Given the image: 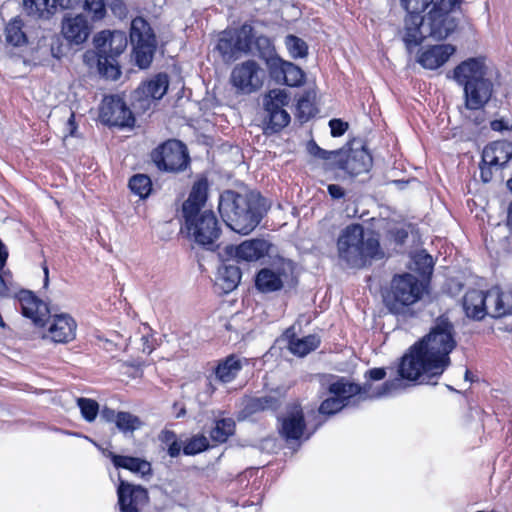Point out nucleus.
Returning a JSON list of instances; mask_svg holds the SVG:
<instances>
[{"label":"nucleus","mask_w":512,"mask_h":512,"mask_svg":"<svg viewBox=\"0 0 512 512\" xmlns=\"http://www.w3.org/2000/svg\"><path fill=\"white\" fill-rule=\"evenodd\" d=\"M455 331L445 317L436 320L429 332L410 347L402 357L398 373L403 380L436 384L449 367L450 353L456 348Z\"/></svg>","instance_id":"nucleus-1"},{"label":"nucleus","mask_w":512,"mask_h":512,"mask_svg":"<svg viewBox=\"0 0 512 512\" xmlns=\"http://www.w3.org/2000/svg\"><path fill=\"white\" fill-rule=\"evenodd\" d=\"M451 78L463 88L461 116L474 124L484 121V107L493 95V83L488 78L489 66L484 57H472L452 70Z\"/></svg>","instance_id":"nucleus-2"},{"label":"nucleus","mask_w":512,"mask_h":512,"mask_svg":"<svg viewBox=\"0 0 512 512\" xmlns=\"http://www.w3.org/2000/svg\"><path fill=\"white\" fill-rule=\"evenodd\" d=\"M207 198V183L196 182L183 203L184 229L187 236L202 246H210L219 237L218 221L211 210H203Z\"/></svg>","instance_id":"nucleus-3"},{"label":"nucleus","mask_w":512,"mask_h":512,"mask_svg":"<svg viewBox=\"0 0 512 512\" xmlns=\"http://www.w3.org/2000/svg\"><path fill=\"white\" fill-rule=\"evenodd\" d=\"M219 212L226 225L242 235L251 233L262 218L259 199L234 191H225L221 195Z\"/></svg>","instance_id":"nucleus-4"},{"label":"nucleus","mask_w":512,"mask_h":512,"mask_svg":"<svg viewBox=\"0 0 512 512\" xmlns=\"http://www.w3.org/2000/svg\"><path fill=\"white\" fill-rule=\"evenodd\" d=\"M77 322L66 312H52L50 303L34 296V335L54 344H68L76 339Z\"/></svg>","instance_id":"nucleus-5"},{"label":"nucleus","mask_w":512,"mask_h":512,"mask_svg":"<svg viewBox=\"0 0 512 512\" xmlns=\"http://www.w3.org/2000/svg\"><path fill=\"white\" fill-rule=\"evenodd\" d=\"M338 257L351 267H361L367 260L381 256L379 240L363 227L352 224L343 229L337 240Z\"/></svg>","instance_id":"nucleus-6"},{"label":"nucleus","mask_w":512,"mask_h":512,"mask_svg":"<svg viewBox=\"0 0 512 512\" xmlns=\"http://www.w3.org/2000/svg\"><path fill=\"white\" fill-rule=\"evenodd\" d=\"M462 3L463 0L437 1L423 16V25L428 36L435 40H445L455 33L460 20L453 12L460 10Z\"/></svg>","instance_id":"nucleus-7"},{"label":"nucleus","mask_w":512,"mask_h":512,"mask_svg":"<svg viewBox=\"0 0 512 512\" xmlns=\"http://www.w3.org/2000/svg\"><path fill=\"white\" fill-rule=\"evenodd\" d=\"M425 285L411 274L393 278L391 289L384 298L386 307L394 314H404L408 307L419 301Z\"/></svg>","instance_id":"nucleus-8"},{"label":"nucleus","mask_w":512,"mask_h":512,"mask_svg":"<svg viewBox=\"0 0 512 512\" xmlns=\"http://www.w3.org/2000/svg\"><path fill=\"white\" fill-rule=\"evenodd\" d=\"M252 39V26L244 24L239 29L222 31L218 36L215 50L224 62H232L253 51Z\"/></svg>","instance_id":"nucleus-9"},{"label":"nucleus","mask_w":512,"mask_h":512,"mask_svg":"<svg viewBox=\"0 0 512 512\" xmlns=\"http://www.w3.org/2000/svg\"><path fill=\"white\" fill-rule=\"evenodd\" d=\"M265 80V69L253 59L236 64L230 74V84L237 95H250L259 91Z\"/></svg>","instance_id":"nucleus-10"},{"label":"nucleus","mask_w":512,"mask_h":512,"mask_svg":"<svg viewBox=\"0 0 512 512\" xmlns=\"http://www.w3.org/2000/svg\"><path fill=\"white\" fill-rule=\"evenodd\" d=\"M131 42L134 55L140 68H147L152 62L156 49V39L149 24L143 18H135L131 23Z\"/></svg>","instance_id":"nucleus-11"},{"label":"nucleus","mask_w":512,"mask_h":512,"mask_svg":"<svg viewBox=\"0 0 512 512\" xmlns=\"http://www.w3.org/2000/svg\"><path fill=\"white\" fill-rule=\"evenodd\" d=\"M402 388H404V385L401 379L388 381L373 392H370V387L367 385L363 388H360L358 385L348 383L341 379L332 383L329 387V391L331 394L340 398L343 402L350 403V399L354 397H357L359 400L365 398H378L387 396L392 392Z\"/></svg>","instance_id":"nucleus-12"},{"label":"nucleus","mask_w":512,"mask_h":512,"mask_svg":"<svg viewBox=\"0 0 512 512\" xmlns=\"http://www.w3.org/2000/svg\"><path fill=\"white\" fill-rule=\"evenodd\" d=\"M153 163L159 170L179 171L188 164V154L185 146L177 140H169L151 153Z\"/></svg>","instance_id":"nucleus-13"},{"label":"nucleus","mask_w":512,"mask_h":512,"mask_svg":"<svg viewBox=\"0 0 512 512\" xmlns=\"http://www.w3.org/2000/svg\"><path fill=\"white\" fill-rule=\"evenodd\" d=\"M292 263L283 258L274 261L270 266L261 269L255 278L256 288L263 293L280 290L292 273Z\"/></svg>","instance_id":"nucleus-14"},{"label":"nucleus","mask_w":512,"mask_h":512,"mask_svg":"<svg viewBox=\"0 0 512 512\" xmlns=\"http://www.w3.org/2000/svg\"><path fill=\"white\" fill-rule=\"evenodd\" d=\"M168 89V78L159 74L155 78L144 82L133 93V106L137 111L145 112L151 108L156 100L161 99Z\"/></svg>","instance_id":"nucleus-15"},{"label":"nucleus","mask_w":512,"mask_h":512,"mask_svg":"<svg viewBox=\"0 0 512 512\" xmlns=\"http://www.w3.org/2000/svg\"><path fill=\"white\" fill-rule=\"evenodd\" d=\"M338 167L351 175L368 172L372 166V156L361 141H354L348 151H339Z\"/></svg>","instance_id":"nucleus-16"},{"label":"nucleus","mask_w":512,"mask_h":512,"mask_svg":"<svg viewBox=\"0 0 512 512\" xmlns=\"http://www.w3.org/2000/svg\"><path fill=\"white\" fill-rule=\"evenodd\" d=\"M93 26L82 13H66L61 21V34L70 45H81L86 42Z\"/></svg>","instance_id":"nucleus-17"},{"label":"nucleus","mask_w":512,"mask_h":512,"mask_svg":"<svg viewBox=\"0 0 512 512\" xmlns=\"http://www.w3.org/2000/svg\"><path fill=\"white\" fill-rule=\"evenodd\" d=\"M100 118L103 123L111 126H131L134 117L125 102L117 96H107L100 107Z\"/></svg>","instance_id":"nucleus-18"},{"label":"nucleus","mask_w":512,"mask_h":512,"mask_svg":"<svg viewBox=\"0 0 512 512\" xmlns=\"http://www.w3.org/2000/svg\"><path fill=\"white\" fill-rule=\"evenodd\" d=\"M456 50V46L450 43L427 45L418 49L415 60L426 70H437L450 60Z\"/></svg>","instance_id":"nucleus-19"},{"label":"nucleus","mask_w":512,"mask_h":512,"mask_svg":"<svg viewBox=\"0 0 512 512\" xmlns=\"http://www.w3.org/2000/svg\"><path fill=\"white\" fill-rule=\"evenodd\" d=\"M98 57L114 59L122 54L128 44L127 36L122 31L104 30L97 33L93 39Z\"/></svg>","instance_id":"nucleus-20"},{"label":"nucleus","mask_w":512,"mask_h":512,"mask_svg":"<svg viewBox=\"0 0 512 512\" xmlns=\"http://www.w3.org/2000/svg\"><path fill=\"white\" fill-rule=\"evenodd\" d=\"M272 245L264 239L245 240L237 246L229 245L225 254L238 261L254 262L269 254Z\"/></svg>","instance_id":"nucleus-21"},{"label":"nucleus","mask_w":512,"mask_h":512,"mask_svg":"<svg viewBox=\"0 0 512 512\" xmlns=\"http://www.w3.org/2000/svg\"><path fill=\"white\" fill-rule=\"evenodd\" d=\"M117 494L122 512H139L140 507L148 501L146 489L123 480L120 481Z\"/></svg>","instance_id":"nucleus-22"},{"label":"nucleus","mask_w":512,"mask_h":512,"mask_svg":"<svg viewBox=\"0 0 512 512\" xmlns=\"http://www.w3.org/2000/svg\"><path fill=\"white\" fill-rule=\"evenodd\" d=\"M488 316L502 318L512 315V288L498 286L487 291Z\"/></svg>","instance_id":"nucleus-23"},{"label":"nucleus","mask_w":512,"mask_h":512,"mask_svg":"<svg viewBox=\"0 0 512 512\" xmlns=\"http://www.w3.org/2000/svg\"><path fill=\"white\" fill-rule=\"evenodd\" d=\"M487 292L481 290H469L462 300L465 315L473 320H482L488 316Z\"/></svg>","instance_id":"nucleus-24"},{"label":"nucleus","mask_w":512,"mask_h":512,"mask_svg":"<svg viewBox=\"0 0 512 512\" xmlns=\"http://www.w3.org/2000/svg\"><path fill=\"white\" fill-rule=\"evenodd\" d=\"M305 422L302 409L295 405L291 407L281 421L280 433L287 440H298L302 437Z\"/></svg>","instance_id":"nucleus-25"},{"label":"nucleus","mask_w":512,"mask_h":512,"mask_svg":"<svg viewBox=\"0 0 512 512\" xmlns=\"http://www.w3.org/2000/svg\"><path fill=\"white\" fill-rule=\"evenodd\" d=\"M512 158V144L496 141L486 146L482 153V163L489 167L500 168Z\"/></svg>","instance_id":"nucleus-26"},{"label":"nucleus","mask_w":512,"mask_h":512,"mask_svg":"<svg viewBox=\"0 0 512 512\" xmlns=\"http://www.w3.org/2000/svg\"><path fill=\"white\" fill-rule=\"evenodd\" d=\"M426 37H429L424 29L422 17H406L402 32V40L406 50L412 53L413 49L418 47Z\"/></svg>","instance_id":"nucleus-27"},{"label":"nucleus","mask_w":512,"mask_h":512,"mask_svg":"<svg viewBox=\"0 0 512 512\" xmlns=\"http://www.w3.org/2000/svg\"><path fill=\"white\" fill-rule=\"evenodd\" d=\"M103 454L111 459L116 468H123L140 476L150 475L152 472L151 464L145 459L139 457L117 455L107 450H104Z\"/></svg>","instance_id":"nucleus-28"},{"label":"nucleus","mask_w":512,"mask_h":512,"mask_svg":"<svg viewBox=\"0 0 512 512\" xmlns=\"http://www.w3.org/2000/svg\"><path fill=\"white\" fill-rule=\"evenodd\" d=\"M106 6H109L117 17L126 14V8L121 0H85L84 9L91 14L93 21L102 20L106 16Z\"/></svg>","instance_id":"nucleus-29"},{"label":"nucleus","mask_w":512,"mask_h":512,"mask_svg":"<svg viewBox=\"0 0 512 512\" xmlns=\"http://www.w3.org/2000/svg\"><path fill=\"white\" fill-rule=\"evenodd\" d=\"M241 280L240 268L234 263H223L216 276V285L223 293L233 291Z\"/></svg>","instance_id":"nucleus-30"},{"label":"nucleus","mask_w":512,"mask_h":512,"mask_svg":"<svg viewBox=\"0 0 512 512\" xmlns=\"http://www.w3.org/2000/svg\"><path fill=\"white\" fill-rule=\"evenodd\" d=\"M289 333L290 330H287L285 334L288 338V349L296 356L304 357L315 350L320 344V339L316 335H308L299 338L294 335L289 336Z\"/></svg>","instance_id":"nucleus-31"},{"label":"nucleus","mask_w":512,"mask_h":512,"mask_svg":"<svg viewBox=\"0 0 512 512\" xmlns=\"http://www.w3.org/2000/svg\"><path fill=\"white\" fill-rule=\"evenodd\" d=\"M241 369V361L235 356H228L217 364L214 373L218 381L229 383L237 377Z\"/></svg>","instance_id":"nucleus-32"},{"label":"nucleus","mask_w":512,"mask_h":512,"mask_svg":"<svg viewBox=\"0 0 512 512\" xmlns=\"http://www.w3.org/2000/svg\"><path fill=\"white\" fill-rule=\"evenodd\" d=\"M23 27L24 23L19 17L13 18L5 28L6 42L14 47H21L27 44L28 38Z\"/></svg>","instance_id":"nucleus-33"},{"label":"nucleus","mask_w":512,"mask_h":512,"mask_svg":"<svg viewBox=\"0 0 512 512\" xmlns=\"http://www.w3.org/2000/svg\"><path fill=\"white\" fill-rule=\"evenodd\" d=\"M288 103L289 96L284 89H272L263 98L265 111L282 110Z\"/></svg>","instance_id":"nucleus-34"},{"label":"nucleus","mask_w":512,"mask_h":512,"mask_svg":"<svg viewBox=\"0 0 512 512\" xmlns=\"http://www.w3.org/2000/svg\"><path fill=\"white\" fill-rule=\"evenodd\" d=\"M8 257L5 246L0 241V295L6 296L14 292V287L9 272L4 270Z\"/></svg>","instance_id":"nucleus-35"},{"label":"nucleus","mask_w":512,"mask_h":512,"mask_svg":"<svg viewBox=\"0 0 512 512\" xmlns=\"http://www.w3.org/2000/svg\"><path fill=\"white\" fill-rule=\"evenodd\" d=\"M235 431V422L230 419H221L216 421L215 427L210 432V437L218 443L225 442Z\"/></svg>","instance_id":"nucleus-36"},{"label":"nucleus","mask_w":512,"mask_h":512,"mask_svg":"<svg viewBox=\"0 0 512 512\" xmlns=\"http://www.w3.org/2000/svg\"><path fill=\"white\" fill-rule=\"evenodd\" d=\"M114 422L116 427L124 432H134L142 427L143 423L139 417L129 412H118L114 416Z\"/></svg>","instance_id":"nucleus-37"},{"label":"nucleus","mask_w":512,"mask_h":512,"mask_svg":"<svg viewBox=\"0 0 512 512\" xmlns=\"http://www.w3.org/2000/svg\"><path fill=\"white\" fill-rule=\"evenodd\" d=\"M265 61L269 76L276 82L281 84L286 70L288 61L283 60L278 55L268 57Z\"/></svg>","instance_id":"nucleus-38"},{"label":"nucleus","mask_w":512,"mask_h":512,"mask_svg":"<svg viewBox=\"0 0 512 512\" xmlns=\"http://www.w3.org/2000/svg\"><path fill=\"white\" fill-rule=\"evenodd\" d=\"M129 187L140 198H146L151 192L152 183L147 175L137 174L130 179Z\"/></svg>","instance_id":"nucleus-39"},{"label":"nucleus","mask_w":512,"mask_h":512,"mask_svg":"<svg viewBox=\"0 0 512 512\" xmlns=\"http://www.w3.org/2000/svg\"><path fill=\"white\" fill-rule=\"evenodd\" d=\"M98 71L107 79L116 80L120 76V69L116 58L98 57Z\"/></svg>","instance_id":"nucleus-40"},{"label":"nucleus","mask_w":512,"mask_h":512,"mask_svg":"<svg viewBox=\"0 0 512 512\" xmlns=\"http://www.w3.org/2000/svg\"><path fill=\"white\" fill-rule=\"evenodd\" d=\"M284 76L281 84H286L291 87H297L304 83L305 74L295 64L288 62L286 65V70L284 71Z\"/></svg>","instance_id":"nucleus-41"},{"label":"nucleus","mask_w":512,"mask_h":512,"mask_svg":"<svg viewBox=\"0 0 512 512\" xmlns=\"http://www.w3.org/2000/svg\"><path fill=\"white\" fill-rule=\"evenodd\" d=\"M77 406L86 421L93 422L96 419L99 412V404L97 401L81 397L77 399Z\"/></svg>","instance_id":"nucleus-42"},{"label":"nucleus","mask_w":512,"mask_h":512,"mask_svg":"<svg viewBox=\"0 0 512 512\" xmlns=\"http://www.w3.org/2000/svg\"><path fill=\"white\" fill-rule=\"evenodd\" d=\"M287 50L292 58H303L307 55L306 43L294 35H288L285 40Z\"/></svg>","instance_id":"nucleus-43"},{"label":"nucleus","mask_w":512,"mask_h":512,"mask_svg":"<svg viewBox=\"0 0 512 512\" xmlns=\"http://www.w3.org/2000/svg\"><path fill=\"white\" fill-rule=\"evenodd\" d=\"M57 0H34V17L48 19L57 10Z\"/></svg>","instance_id":"nucleus-44"},{"label":"nucleus","mask_w":512,"mask_h":512,"mask_svg":"<svg viewBox=\"0 0 512 512\" xmlns=\"http://www.w3.org/2000/svg\"><path fill=\"white\" fill-rule=\"evenodd\" d=\"M316 99L315 89H310L298 101V109L302 117L308 119L314 113V101Z\"/></svg>","instance_id":"nucleus-45"},{"label":"nucleus","mask_w":512,"mask_h":512,"mask_svg":"<svg viewBox=\"0 0 512 512\" xmlns=\"http://www.w3.org/2000/svg\"><path fill=\"white\" fill-rule=\"evenodd\" d=\"M254 44L258 56L266 60L268 57L275 55L274 46L271 40L266 36H257L252 39V45Z\"/></svg>","instance_id":"nucleus-46"},{"label":"nucleus","mask_w":512,"mask_h":512,"mask_svg":"<svg viewBox=\"0 0 512 512\" xmlns=\"http://www.w3.org/2000/svg\"><path fill=\"white\" fill-rule=\"evenodd\" d=\"M208 446L209 443L205 436L196 435L187 441L183 448V451L187 455H195L206 450Z\"/></svg>","instance_id":"nucleus-47"},{"label":"nucleus","mask_w":512,"mask_h":512,"mask_svg":"<svg viewBox=\"0 0 512 512\" xmlns=\"http://www.w3.org/2000/svg\"><path fill=\"white\" fill-rule=\"evenodd\" d=\"M413 264L416 271H418L422 275L430 274L433 267V259L432 257L425 253L419 252L413 257Z\"/></svg>","instance_id":"nucleus-48"},{"label":"nucleus","mask_w":512,"mask_h":512,"mask_svg":"<svg viewBox=\"0 0 512 512\" xmlns=\"http://www.w3.org/2000/svg\"><path fill=\"white\" fill-rule=\"evenodd\" d=\"M269 117V123L275 130L287 126L290 122V116L286 110H271L266 111Z\"/></svg>","instance_id":"nucleus-49"},{"label":"nucleus","mask_w":512,"mask_h":512,"mask_svg":"<svg viewBox=\"0 0 512 512\" xmlns=\"http://www.w3.org/2000/svg\"><path fill=\"white\" fill-rule=\"evenodd\" d=\"M349 405V402H343L340 398L333 395V397L324 400L320 407L321 414L332 415L340 411L344 406Z\"/></svg>","instance_id":"nucleus-50"},{"label":"nucleus","mask_w":512,"mask_h":512,"mask_svg":"<svg viewBox=\"0 0 512 512\" xmlns=\"http://www.w3.org/2000/svg\"><path fill=\"white\" fill-rule=\"evenodd\" d=\"M17 301L21 307L23 316L32 318V293L29 290H21L16 295Z\"/></svg>","instance_id":"nucleus-51"},{"label":"nucleus","mask_w":512,"mask_h":512,"mask_svg":"<svg viewBox=\"0 0 512 512\" xmlns=\"http://www.w3.org/2000/svg\"><path fill=\"white\" fill-rule=\"evenodd\" d=\"M308 149L311 155L325 160H333L336 163L338 157L341 156L339 151H326L317 146L315 143H310Z\"/></svg>","instance_id":"nucleus-52"},{"label":"nucleus","mask_w":512,"mask_h":512,"mask_svg":"<svg viewBox=\"0 0 512 512\" xmlns=\"http://www.w3.org/2000/svg\"><path fill=\"white\" fill-rule=\"evenodd\" d=\"M251 409L253 411L273 409L276 406V400L272 397H260L251 401Z\"/></svg>","instance_id":"nucleus-53"},{"label":"nucleus","mask_w":512,"mask_h":512,"mask_svg":"<svg viewBox=\"0 0 512 512\" xmlns=\"http://www.w3.org/2000/svg\"><path fill=\"white\" fill-rule=\"evenodd\" d=\"M329 126L331 129V135L333 137L342 136L348 129L349 125L347 122L342 121L341 119H332L329 121Z\"/></svg>","instance_id":"nucleus-54"},{"label":"nucleus","mask_w":512,"mask_h":512,"mask_svg":"<svg viewBox=\"0 0 512 512\" xmlns=\"http://www.w3.org/2000/svg\"><path fill=\"white\" fill-rule=\"evenodd\" d=\"M328 192L333 199H340L345 195L343 188L336 184H330Z\"/></svg>","instance_id":"nucleus-55"},{"label":"nucleus","mask_w":512,"mask_h":512,"mask_svg":"<svg viewBox=\"0 0 512 512\" xmlns=\"http://www.w3.org/2000/svg\"><path fill=\"white\" fill-rule=\"evenodd\" d=\"M368 377L371 380H382L386 376V371L384 368H373L367 372Z\"/></svg>","instance_id":"nucleus-56"},{"label":"nucleus","mask_w":512,"mask_h":512,"mask_svg":"<svg viewBox=\"0 0 512 512\" xmlns=\"http://www.w3.org/2000/svg\"><path fill=\"white\" fill-rule=\"evenodd\" d=\"M41 272H42V289L44 291H47L49 288V269L45 262L41 265Z\"/></svg>","instance_id":"nucleus-57"},{"label":"nucleus","mask_w":512,"mask_h":512,"mask_svg":"<svg viewBox=\"0 0 512 512\" xmlns=\"http://www.w3.org/2000/svg\"><path fill=\"white\" fill-rule=\"evenodd\" d=\"M141 344H142V352L143 353H147V354H150L153 350V345L150 341V338L148 336H142L141 337Z\"/></svg>","instance_id":"nucleus-58"},{"label":"nucleus","mask_w":512,"mask_h":512,"mask_svg":"<svg viewBox=\"0 0 512 512\" xmlns=\"http://www.w3.org/2000/svg\"><path fill=\"white\" fill-rule=\"evenodd\" d=\"M81 0H57L58 6L62 9H72L76 7Z\"/></svg>","instance_id":"nucleus-59"},{"label":"nucleus","mask_w":512,"mask_h":512,"mask_svg":"<svg viewBox=\"0 0 512 512\" xmlns=\"http://www.w3.org/2000/svg\"><path fill=\"white\" fill-rule=\"evenodd\" d=\"M482 164L483 165L481 166V178L484 182H488L492 176V172H491L492 167H489L488 165H485L484 163H482Z\"/></svg>","instance_id":"nucleus-60"},{"label":"nucleus","mask_w":512,"mask_h":512,"mask_svg":"<svg viewBox=\"0 0 512 512\" xmlns=\"http://www.w3.org/2000/svg\"><path fill=\"white\" fill-rule=\"evenodd\" d=\"M67 128L69 130V135H71V136L74 135L76 126H75V122H74V114L73 113H69Z\"/></svg>","instance_id":"nucleus-61"},{"label":"nucleus","mask_w":512,"mask_h":512,"mask_svg":"<svg viewBox=\"0 0 512 512\" xmlns=\"http://www.w3.org/2000/svg\"><path fill=\"white\" fill-rule=\"evenodd\" d=\"M180 452V445L177 442H173L168 449V453L170 456L175 457Z\"/></svg>","instance_id":"nucleus-62"},{"label":"nucleus","mask_w":512,"mask_h":512,"mask_svg":"<svg viewBox=\"0 0 512 512\" xmlns=\"http://www.w3.org/2000/svg\"><path fill=\"white\" fill-rule=\"evenodd\" d=\"M507 224L512 229V203L508 208Z\"/></svg>","instance_id":"nucleus-63"},{"label":"nucleus","mask_w":512,"mask_h":512,"mask_svg":"<svg viewBox=\"0 0 512 512\" xmlns=\"http://www.w3.org/2000/svg\"><path fill=\"white\" fill-rule=\"evenodd\" d=\"M491 126H492L493 130H498L499 126H500V123L497 122V121H494V122H492Z\"/></svg>","instance_id":"nucleus-64"}]
</instances>
